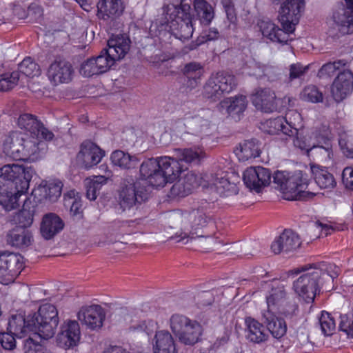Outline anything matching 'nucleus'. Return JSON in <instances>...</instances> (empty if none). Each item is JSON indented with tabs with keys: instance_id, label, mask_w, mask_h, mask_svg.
I'll return each mask as SVG.
<instances>
[{
	"instance_id": "43",
	"label": "nucleus",
	"mask_w": 353,
	"mask_h": 353,
	"mask_svg": "<svg viewBox=\"0 0 353 353\" xmlns=\"http://www.w3.org/2000/svg\"><path fill=\"white\" fill-rule=\"evenodd\" d=\"M285 123L286 121L283 117L269 119L262 123V129L270 134H279L282 132L284 135L292 137L293 130L290 129Z\"/></svg>"
},
{
	"instance_id": "17",
	"label": "nucleus",
	"mask_w": 353,
	"mask_h": 353,
	"mask_svg": "<svg viewBox=\"0 0 353 353\" xmlns=\"http://www.w3.org/2000/svg\"><path fill=\"white\" fill-rule=\"evenodd\" d=\"M80 336L79 323L76 321L69 320L61 325L60 332L57 336V342L59 346L69 349L77 345Z\"/></svg>"
},
{
	"instance_id": "59",
	"label": "nucleus",
	"mask_w": 353,
	"mask_h": 353,
	"mask_svg": "<svg viewBox=\"0 0 353 353\" xmlns=\"http://www.w3.org/2000/svg\"><path fill=\"white\" fill-rule=\"evenodd\" d=\"M284 119L286 121L285 124L288 125L290 129L293 130L294 135L298 130V127L301 124V114L296 111L290 110L286 113Z\"/></svg>"
},
{
	"instance_id": "19",
	"label": "nucleus",
	"mask_w": 353,
	"mask_h": 353,
	"mask_svg": "<svg viewBox=\"0 0 353 353\" xmlns=\"http://www.w3.org/2000/svg\"><path fill=\"white\" fill-rule=\"evenodd\" d=\"M105 152L96 143L87 141L81 145L77 159L86 169L92 168L99 163Z\"/></svg>"
},
{
	"instance_id": "1",
	"label": "nucleus",
	"mask_w": 353,
	"mask_h": 353,
	"mask_svg": "<svg viewBox=\"0 0 353 353\" xmlns=\"http://www.w3.org/2000/svg\"><path fill=\"white\" fill-rule=\"evenodd\" d=\"M34 173L31 166L17 163L0 168V204L6 210L19 206V199L27 192Z\"/></svg>"
},
{
	"instance_id": "22",
	"label": "nucleus",
	"mask_w": 353,
	"mask_h": 353,
	"mask_svg": "<svg viewBox=\"0 0 353 353\" xmlns=\"http://www.w3.org/2000/svg\"><path fill=\"white\" fill-rule=\"evenodd\" d=\"M323 132H316L312 130L301 129L297 130L294 134L296 137L293 139V143L295 147L309 152L315 147L316 142L320 143V139H324L327 135V129L323 126Z\"/></svg>"
},
{
	"instance_id": "16",
	"label": "nucleus",
	"mask_w": 353,
	"mask_h": 353,
	"mask_svg": "<svg viewBox=\"0 0 353 353\" xmlns=\"http://www.w3.org/2000/svg\"><path fill=\"white\" fill-rule=\"evenodd\" d=\"M353 90V73L348 70L340 72L331 85L333 99L339 103L351 94Z\"/></svg>"
},
{
	"instance_id": "15",
	"label": "nucleus",
	"mask_w": 353,
	"mask_h": 353,
	"mask_svg": "<svg viewBox=\"0 0 353 353\" xmlns=\"http://www.w3.org/2000/svg\"><path fill=\"white\" fill-rule=\"evenodd\" d=\"M159 168L160 175L155 182L160 184V187L175 181L182 172L180 160L168 156L159 157Z\"/></svg>"
},
{
	"instance_id": "62",
	"label": "nucleus",
	"mask_w": 353,
	"mask_h": 353,
	"mask_svg": "<svg viewBox=\"0 0 353 353\" xmlns=\"http://www.w3.org/2000/svg\"><path fill=\"white\" fill-rule=\"evenodd\" d=\"M325 146H322L316 143L315 147H314L313 149L315 150V153L316 154H319L321 157L323 161H327L332 158L333 154L332 145L330 141L327 140V141L325 142Z\"/></svg>"
},
{
	"instance_id": "7",
	"label": "nucleus",
	"mask_w": 353,
	"mask_h": 353,
	"mask_svg": "<svg viewBox=\"0 0 353 353\" xmlns=\"http://www.w3.org/2000/svg\"><path fill=\"white\" fill-rule=\"evenodd\" d=\"M30 321L34 324L37 336L48 340L54 336L59 324L58 310L53 304H42L37 312L31 314Z\"/></svg>"
},
{
	"instance_id": "28",
	"label": "nucleus",
	"mask_w": 353,
	"mask_h": 353,
	"mask_svg": "<svg viewBox=\"0 0 353 353\" xmlns=\"http://www.w3.org/2000/svg\"><path fill=\"white\" fill-rule=\"evenodd\" d=\"M239 179L234 173L221 172L213 176L212 184L217 192L223 196L236 193V181Z\"/></svg>"
},
{
	"instance_id": "13",
	"label": "nucleus",
	"mask_w": 353,
	"mask_h": 353,
	"mask_svg": "<svg viewBox=\"0 0 353 353\" xmlns=\"http://www.w3.org/2000/svg\"><path fill=\"white\" fill-rule=\"evenodd\" d=\"M115 63L112 57L103 49L99 56L90 58L81 64L80 73L85 77L103 74L108 71Z\"/></svg>"
},
{
	"instance_id": "50",
	"label": "nucleus",
	"mask_w": 353,
	"mask_h": 353,
	"mask_svg": "<svg viewBox=\"0 0 353 353\" xmlns=\"http://www.w3.org/2000/svg\"><path fill=\"white\" fill-rule=\"evenodd\" d=\"M319 324L321 332L325 336H331L335 331V321L331 314L327 312L323 311L321 312Z\"/></svg>"
},
{
	"instance_id": "18",
	"label": "nucleus",
	"mask_w": 353,
	"mask_h": 353,
	"mask_svg": "<svg viewBox=\"0 0 353 353\" xmlns=\"http://www.w3.org/2000/svg\"><path fill=\"white\" fill-rule=\"evenodd\" d=\"M18 125L20 128L29 132L30 136L41 137L46 141H51L54 138V134L32 114H21L18 119Z\"/></svg>"
},
{
	"instance_id": "20",
	"label": "nucleus",
	"mask_w": 353,
	"mask_h": 353,
	"mask_svg": "<svg viewBox=\"0 0 353 353\" xmlns=\"http://www.w3.org/2000/svg\"><path fill=\"white\" fill-rule=\"evenodd\" d=\"M105 316L104 310L98 305L83 307L77 314L78 320L81 324L91 330L101 327Z\"/></svg>"
},
{
	"instance_id": "14",
	"label": "nucleus",
	"mask_w": 353,
	"mask_h": 353,
	"mask_svg": "<svg viewBox=\"0 0 353 353\" xmlns=\"http://www.w3.org/2000/svg\"><path fill=\"white\" fill-rule=\"evenodd\" d=\"M30 316L31 314L27 317L22 314H12L8 319L7 330L16 338L28 336V339L33 340L32 336L37 334L34 330V324L30 321Z\"/></svg>"
},
{
	"instance_id": "49",
	"label": "nucleus",
	"mask_w": 353,
	"mask_h": 353,
	"mask_svg": "<svg viewBox=\"0 0 353 353\" xmlns=\"http://www.w3.org/2000/svg\"><path fill=\"white\" fill-rule=\"evenodd\" d=\"M19 71L26 77L33 78L41 74L39 65L30 57L25 58L19 65Z\"/></svg>"
},
{
	"instance_id": "56",
	"label": "nucleus",
	"mask_w": 353,
	"mask_h": 353,
	"mask_svg": "<svg viewBox=\"0 0 353 353\" xmlns=\"http://www.w3.org/2000/svg\"><path fill=\"white\" fill-rule=\"evenodd\" d=\"M204 72L203 65L198 62H191L186 64L183 68V73L188 77L194 79H200Z\"/></svg>"
},
{
	"instance_id": "5",
	"label": "nucleus",
	"mask_w": 353,
	"mask_h": 353,
	"mask_svg": "<svg viewBox=\"0 0 353 353\" xmlns=\"http://www.w3.org/2000/svg\"><path fill=\"white\" fill-rule=\"evenodd\" d=\"M273 182L285 200H307L315 195L312 192L305 191L309 180L307 174L301 170L276 171L273 175Z\"/></svg>"
},
{
	"instance_id": "51",
	"label": "nucleus",
	"mask_w": 353,
	"mask_h": 353,
	"mask_svg": "<svg viewBox=\"0 0 353 353\" xmlns=\"http://www.w3.org/2000/svg\"><path fill=\"white\" fill-rule=\"evenodd\" d=\"M19 80L18 72L6 73L0 75V91H8L12 89Z\"/></svg>"
},
{
	"instance_id": "9",
	"label": "nucleus",
	"mask_w": 353,
	"mask_h": 353,
	"mask_svg": "<svg viewBox=\"0 0 353 353\" xmlns=\"http://www.w3.org/2000/svg\"><path fill=\"white\" fill-rule=\"evenodd\" d=\"M24 267L23 257L17 253L0 252V283H13Z\"/></svg>"
},
{
	"instance_id": "6",
	"label": "nucleus",
	"mask_w": 353,
	"mask_h": 353,
	"mask_svg": "<svg viewBox=\"0 0 353 353\" xmlns=\"http://www.w3.org/2000/svg\"><path fill=\"white\" fill-rule=\"evenodd\" d=\"M170 219L180 227L181 232L173 239L176 241L188 243L196 237L201 236L199 233L210 222L212 218L203 209H194L188 212L176 211L170 215Z\"/></svg>"
},
{
	"instance_id": "25",
	"label": "nucleus",
	"mask_w": 353,
	"mask_h": 353,
	"mask_svg": "<svg viewBox=\"0 0 353 353\" xmlns=\"http://www.w3.org/2000/svg\"><path fill=\"white\" fill-rule=\"evenodd\" d=\"M64 228V222L56 214L50 212L46 214L40 223V233L46 240L52 239Z\"/></svg>"
},
{
	"instance_id": "54",
	"label": "nucleus",
	"mask_w": 353,
	"mask_h": 353,
	"mask_svg": "<svg viewBox=\"0 0 353 353\" xmlns=\"http://www.w3.org/2000/svg\"><path fill=\"white\" fill-rule=\"evenodd\" d=\"M339 144L346 157L353 158V137L352 135L345 132L341 134Z\"/></svg>"
},
{
	"instance_id": "31",
	"label": "nucleus",
	"mask_w": 353,
	"mask_h": 353,
	"mask_svg": "<svg viewBox=\"0 0 353 353\" xmlns=\"http://www.w3.org/2000/svg\"><path fill=\"white\" fill-rule=\"evenodd\" d=\"M310 172L316 185L321 188L331 190L336 185V182L327 168L319 165L311 163Z\"/></svg>"
},
{
	"instance_id": "24",
	"label": "nucleus",
	"mask_w": 353,
	"mask_h": 353,
	"mask_svg": "<svg viewBox=\"0 0 353 353\" xmlns=\"http://www.w3.org/2000/svg\"><path fill=\"white\" fill-rule=\"evenodd\" d=\"M331 22L342 34H350L353 25V8L339 6L332 13Z\"/></svg>"
},
{
	"instance_id": "26",
	"label": "nucleus",
	"mask_w": 353,
	"mask_h": 353,
	"mask_svg": "<svg viewBox=\"0 0 353 353\" xmlns=\"http://www.w3.org/2000/svg\"><path fill=\"white\" fill-rule=\"evenodd\" d=\"M263 36L268 39L282 44H286L290 40V34L294 31L281 29L269 20H263L259 23Z\"/></svg>"
},
{
	"instance_id": "38",
	"label": "nucleus",
	"mask_w": 353,
	"mask_h": 353,
	"mask_svg": "<svg viewBox=\"0 0 353 353\" xmlns=\"http://www.w3.org/2000/svg\"><path fill=\"white\" fill-rule=\"evenodd\" d=\"M245 323L246 337L250 341L260 343L268 340L269 336L263 324L252 318H247Z\"/></svg>"
},
{
	"instance_id": "12",
	"label": "nucleus",
	"mask_w": 353,
	"mask_h": 353,
	"mask_svg": "<svg viewBox=\"0 0 353 353\" xmlns=\"http://www.w3.org/2000/svg\"><path fill=\"white\" fill-rule=\"evenodd\" d=\"M62 188L63 183L59 180L42 181L31 195L36 203H54L61 196Z\"/></svg>"
},
{
	"instance_id": "10",
	"label": "nucleus",
	"mask_w": 353,
	"mask_h": 353,
	"mask_svg": "<svg viewBox=\"0 0 353 353\" xmlns=\"http://www.w3.org/2000/svg\"><path fill=\"white\" fill-rule=\"evenodd\" d=\"M303 8V0H284L279 12V21L282 28L294 31Z\"/></svg>"
},
{
	"instance_id": "3",
	"label": "nucleus",
	"mask_w": 353,
	"mask_h": 353,
	"mask_svg": "<svg viewBox=\"0 0 353 353\" xmlns=\"http://www.w3.org/2000/svg\"><path fill=\"white\" fill-rule=\"evenodd\" d=\"M190 10V5L183 1L180 5H167L164 8L165 21L153 23L150 31L157 29L159 37L170 34L180 40L190 39L194 32Z\"/></svg>"
},
{
	"instance_id": "2",
	"label": "nucleus",
	"mask_w": 353,
	"mask_h": 353,
	"mask_svg": "<svg viewBox=\"0 0 353 353\" xmlns=\"http://www.w3.org/2000/svg\"><path fill=\"white\" fill-rule=\"evenodd\" d=\"M296 274L303 272L294 283L295 292L306 303H312L323 281L333 282L339 275V268L333 264L320 263L318 265H305L294 269Z\"/></svg>"
},
{
	"instance_id": "29",
	"label": "nucleus",
	"mask_w": 353,
	"mask_h": 353,
	"mask_svg": "<svg viewBox=\"0 0 353 353\" xmlns=\"http://www.w3.org/2000/svg\"><path fill=\"white\" fill-rule=\"evenodd\" d=\"M253 105L265 112H271L276 109V94L270 88H260L252 98Z\"/></svg>"
},
{
	"instance_id": "57",
	"label": "nucleus",
	"mask_w": 353,
	"mask_h": 353,
	"mask_svg": "<svg viewBox=\"0 0 353 353\" xmlns=\"http://www.w3.org/2000/svg\"><path fill=\"white\" fill-rule=\"evenodd\" d=\"M255 173L256 174V183L259 191L263 187L267 186L270 184L271 181V173L267 168L263 167H255Z\"/></svg>"
},
{
	"instance_id": "64",
	"label": "nucleus",
	"mask_w": 353,
	"mask_h": 353,
	"mask_svg": "<svg viewBox=\"0 0 353 353\" xmlns=\"http://www.w3.org/2000/svg\"><path fill=\"white\" fill-rule=\"evenodd\" d=\"M251 71L248 72L250 75L255 76L256 77H261L263 76H268L270 68L259 63H250Z\"/></svg>"
},
{
	"instance_id": "46",
	"label": "nucleus",
	"mask_w": 353,
	"mask_h": 353,
	"mask_svg": "<svg viewBox=\"0 0 353 353\" xmlns=\"http://www.w3.org/2000/svg\"><path fill=\"white\" fill-rule=\"evenodd\" d=\"M268 309L272 312L280 311L285 302V292L283 288L272 289L266 297Z\"/></svg>"
},
{
	"instance_id": "41",
	"label": "nucleus",
	"mask_w": 353,
	"mask_h": 353,
	"mask_svg": "<svg viewBox=\"0 0 353 353\" xmlns=\"http://www.w3.org/2000/svg\"><path fill=\"white\" fill-rule=\"evenodd\" d=\"M223 107L227 106V112L232 118L237 119L247 108L248 101L243 95L229 97L221 102Z\"/></svg>"
},
{
	"instance_id": "35",
	"label": "nucleus",
	"mask_w": 353,
	"mask_h": 353,
	"mask_svg": "<svg viewBox=\"0 0 353 353\" xmlns=\"http://www.w3.org/2000/svg\"><path fill=\"white\" fill-rule=\"evenodd\" d=\"M261 144L255 139L244 141L236 148L234 152L239 161H245L259 156Z\"/></svg>"
},
{
	"instance_id": "42",
	"label": "nucleus",
	"mask_w": 353,
	"mask_h": 353,
	"mask_svg": "<svg viewBox=\"0 0 353 353\" xmlns=\"http://www.w3.org/2000/svg\"><path fill=\"white\" fill-rule=\"evenodd\" d=\"M175 155L180 161L194 164H199L205 158V151L200 147L178 148L175 150Z\"/></svg>"
},
{
	"instance_id": "36",
	"label": "nucleus",
	"mask_w": 353,
	"mask_h": 353,
	"mask_svg": "<svg viewBox=\"0 0 353 353\" xmlns=\"http://www.w3.org/2000/svg\"><path fill=\"white\" fill-rule=\"evenodd\" d=\"M32 241V234L27 229L15 228L10 230L7 234L8 243L18 248H27Z\"/></svg>"
},
{
	"instance_id": "53",
	"label": "nucleus",
	"mask_w": 353,
	"mask_h": 353,
	"mask_svg": "<svg viewBox=\"0 0 353 353\" xmlns=\"http://www.w3.org/2000/svg\"><path fill=\"white\" fill-rule=\"evenodd\" d=\"M301 97L303 100L312 103H319L323 101V94L314 85H308L305 87L301 93Z\"/></svg>"
},
{
	"instance_id": "61",
	"label": "nucleus",
	"mask_w": 353,
	"mask_h": 353,
	"mask_svg": "<svg viewBox=\"0 0 353 353\" xmlns=\"http://www.w3.org/2000/svg\"><path fill=\"white\" fill-rule=\"evenodd\" d=\"M15 336L8 332L0 333V343L3 348L8 350H12L16 347Z\"/></svg>"
},
{
	"instance_id": "21",
	"label": "nucleus",
	"mask_w": 353,
	"mask_h": 353,
	"mask_svg": "<svg viewBox=\"0 0 353 353\" xmlns=\"http://www.w3.org/2000/svg\"><path fill=\"white\" fill-rule=\"evenodd\" d=\"M73 69L71 64L65 61H54L47 71V76L50 83L54 85L68 83L72 80Z\"/></svg>"
},
{
	"instance_id": "40",
	"label": "nucleus",
	"mask_w": 353,
	"mask_h": 353,
	"mask_svg": "<svg viewBox=\"0 0 353 353\" xmlns=\"http://www.w3.org/2000/svg\"><path fill=\"white\" fill-rule=\"evenodd\" d=\"M193 6L196 17L201 24L210 25L215 15L212 6L205 0H194Z\"/></svg>"
},
{
	"instance_id": "39",
	"label": "nucleus",
	"mask_w": 353,
	"mask_h": 353,
	"mask_svg": "<svg viewBox=\"0 0 353 353\" xmlns=\"http://www.w3.org/2000/svg\"><path fill=\"white\" fill-rule=\"evenodd\" d=\"M110 161L114 167L121 170H131L137 167L139 159L134 155L122 150H115L110 155Z\"/></svg>"
},
{
	"instance_id": "32",
	"label": "nucleus",
	"mask_w": 353,
	"mask_h": 353,
	"mask_svg": "<svg viewBox=\"0 0 353 353\" xmlns=\"http://www.w3.org/2000/svg\"><path fill=\"white\" fill-rule=\"evenodd\" d=\"M98 16L103 20L115 19L124 11L122 0H100L97 3Z\"/></svg>"
},
{
	"instance_id": "34",
	"label": "nucleus",
	"mask_w": 353,
	"mask_h": 353,
	"mask_svg": "<svg viewBox=\"0 0 353 353\" xmlns=\"http://www.w3.org/2000/svg\"><path fill=\"white\" fill-rule=\"evenodd\" d=\"M263 323L275 339H281L287 332V325L284 319L276 316L274 312L265 310L263 312Z\"/></svg>"
},
{
	"instance_id": "37",
	"label": "nucleus",
	"mask_w": 353,
	"mask_h": 353,
	"mask_svg": "<svg viewBox=\"0 0 353 353\" xmlns=\"http://www.w3.org/2000/svg\"><path fill=\"white\" fill-rule=\"evenodd\" d=\"M141 176L147 180L148 183L153 187H160V184L155 182L160 175L159 168V157L150 158L144 161L140 166Z\"/></svg>"
},
{
	"instance_id": "30",
	"label": "nucleus",
	"mask_w": 353,
	"mask_h": 353,
	"mask_svg": "<svg viewBox=\"0 0 353 353\" xmlns=\"http://www.w3.org/2000/svg\"><path fill=\"white\" fill-rule=\"evenodd\" d=\"M198 185L197 176L193 173L188 172L172 185L170 194L174 197H184L191 194Z\"/></svg>"
},
{
	"instance_id": "52",
	"label": "nucleus",
	"mask_w": 353,
	"mask_h": 353,
	"mask_svg": "<svg viewBox=\"0 0 353 353\" xmlns=\"http://www.w3.org/2000/svg\"><path fill=\"white\" fill-rule=\"evenodd\" d=\"M347 62L345 60H339L324 64L319 70L318 76L321 78L332 76L337 70L345 66Z\"/></svg>"
},
{
	"instance_id": "4",
	"label": "nucleus",
	"mask_w": 353,
	"mask_h": 353,
	"mask_svg": "<svg viewBox=\"0 0 353 353\" xmlns=\"http://www.w3.org/2000/svg\"><path fill=\"white\" fill-rule=\"evenodd\" d=\"M41 137L13 132L4 143L5 152L16 161L34 162L44 154L47 145Z\"/></svg>"
},
{
	"instance_id": "27",
	"label": "nucleus",
	"mask_w": 353,
	"mask_h": 353,
	"mask_svg": "<svg viewBox=\"0 0 353 353\" xmlns=\"http://www.w3.org/2000/svg\"><path fill=\"white\" fill-rule=\"evenodd\" d=\"M130 46V39L124 34L112 35L108 41V49H105L109 56L115 61H120L128 52Z\"/></svg>"
},
{
	"instance_id": "8",
	"label": "nucleus",
	"mask_w": 353,
	"mask_h": 353,
	"mask_svg": "<svg viewBox=\"0 0 353 353\" xmlns=\"http://www.w3.org/2000/svg\"><path fill=\"white\" fill-rule=\"evenodd\" d=\"M236 85L235 77L228 72L222 71L212 74L203 86V96L212 102H216L224 94L234 90Z\"/></svg>"
},
{
	"instance_id": "48",
	"label": "nucleus",
	"mask_w": 353,
	"mask_h": 353,
	"mask_svg": "<svg viewBox=\"0 0 353 353\" xmlns=\"http://www.w3.org/2000/svg\"><path fill=\"white\" fill-rule=\"evenodd\" d=\"M34 213L32 210L23 208L14 213L11 219L10 222L17 225L18 228H24L30 227L33 223Z\"/></svg>"
},
{
	"instance_id": "47",
	"label": "nucleus",
	"mask_w": 353,
	"mask_h": 353,
	"mask_svg": "<svg viewBox=\"0 0 353 353\" xmlns=\"http://www.w3.org/2000/svg\"><path fill=\"white\" fill-rule=\"evenodd\" d=\"M195 320L190 319L188 316L174 314L171 316L169 321L170 328L172 333L177 338L186 328L193 323Z\"/></svg>"
},
{
	"instance_id": "11",
	"label": "nucleus",
	"mask_w": 353,
	"mask_h": 353,
	"mask_svg": "<svg viewBox=\"0 0 353 353\" xmlns=\"http://www.w3.org/2000/svg\"><path fill=\"white\" fill-rule=\"evenodd\" d=\"M148 199V193L139 183L123 187L119 192L118 203L122 212L130 210Z\"/></svg>"
},
{
	"instance_id": "33",
	"label": "nucleus",
	"mask_w": 353,
	"mask_h": 353,
	"mask_svg": "<svg viewBox=\"0 0 353 353\" xmlns=\"http://www.w3.org/2000/svg\"><path fill=\"white\" fill-rule=\"evenodd\" d=\"M154 353H176L175 341L167 330L157 332L152 341Z\"/></svg>"
},
{
	"instance_id": "23",
	"label": "nucleus",
	"mask_w": 353,
	"mask_h": 353,
	"mask_svg": "<svg viewBox=\"0 0 353 353\" xmlns=\"http://www.w3.org/2000/svg\"><path fill=\"white\" fill-rule=\"evenodd\" d=\"M301 240L299 235L290 230H285L272 243L271 249L275 254L281 252H291L296 250L301 245Z\"/></svg>"
},
{
	"instance_id": "63",
	"label": "nucleus",
	"mask_w": 353,
	"mask_h": 353,
	"mask_svg": "<svg viewBox=\"0 0 353 353\" xmlns=\"http://www.w3.org/2000/svg\"><path fill=\"white\" fill-rule=\"evenodd\" d=\"M25 353H52L47 347L39 343H35L33 340L27 339L25 342Z\"/></svg>"
},
{
	"instance_id": "44",
	"label": "nucleus",
	"mask_w": 353,
	"mask_h": 353,
	"mask_svg": "<svg viewBox=\"0 0 353 353\" xmlns=\"http://www.w3.org/2000/svg\"><path fill=\"white\" fill-rule=\"evenodd\" d=\"M203 329L199 322L195 321L188 328H186L177 339L179 341L186 345H193L201 339Z\"/></svg>"
},
{
	"instance_id": "60",
	"label": "nucleus",
	"mask_w": 353,
	"mask_h": 353,
	"mask_svg": "<svg viewBox=\"0 0 353 353\" xmlns=\"http://www.w3.org/2000/svg\"><path fill=\"white\" fill-rule=\"evenodd\" d=\"M339 329L347 334L348 337L353 338V314H344L341 316Z\"/></svg>"
},
{
	"instance_id": "55",
	"label": "nucleus",
	"mask_w": 353,
	"mask_h": 353,
	"mask_svg": "<svg viewBox=\"0 0 353 353\" xmlns=\"http://www.w3.org/2000/svg\"><path fill=\"white\" fill-rule=\"evenodd\" d=\"M339 144L346 157L353 158V137L352 135L345 132L341 134Z\"/></svg>"
},
{
	"instance_id": "58",
	"label": "nucleus",
	"mask_w": 353,
	"mask_h": 353,
	"mask_svg": "<svg viewBox=\"0 0 353 353\" xmlns=\"http://www.w3.org/2000/svg\"><path fill=\"white\" fill-rule=\"evenodd\" d=\"M256 174L254 168L251 167L245 170L243 173V182L245 185L250 190H255L259 192V187L256 181Z\"/></svg>"
},
{
	"instance_id": "45",
	"label": "nucleus",
	"mask_w": 353,
	"mask_h": 353,
	"mask_svg": "<svg viewBox=\"0 0 353 353\" xmlns=\"http://www.w3.org/2000/svg\"><path fill=\"white\" fill-rule=\"evenodd\" d=\"M109 177V175L107 176L98 175L87 178L85 180L86 196L89 200L94 201L97 199L99 190L103 185L107 183Z\"/></svg>"
}]
</instances>
